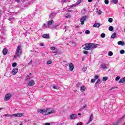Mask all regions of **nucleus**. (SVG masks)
Here are the masks:
<instances>
[{"label": "nucleus", "instance_id": "obj_55", "mask_svg": "<svg viewBox=\"0 0 125 125\" xmlns=\"http://www.w3.org/2000/svg\"><path fill=\"white\" fill-rule=\"evenodd\" d=\"M32 63H33V62L32 61H30L29 62V63H28V65H30V64H32Z\"/></svg>", "mask_w": 125, "mask_h": 125}, {"label": "nucleus", "instance_id": "obj_10", "mask_svg": "<svg viewBox=\"0 0 125 125\" xmlns=\"http://www.w3.org/2000/svg\"><path fill=\"white\" fill-rule=\"evenodd\" d=\"M34 84H35V81L34 80H31L28 83L27 85H28L29 86H33Z\"/></svg>", "mask_w": 125, "mask_h": 125}, {"label": "nucleus", "instance_id": "obj_58", "mask_svg": "<svg viewBox=\"0 0 125 125\" xmlns=\"http://www.w3.org/2000/svg\"><path fill=\"white\" fill-rule=\"evenodd\" d=\"M93 0H88V2H91Z\"/></svg>", "mask_w": 125, "mask_h": 125}, {"label": "nucleus", "instance_id": "obj_42", "mask_svg": "<svg viewBox=\"0 0 125 125\" xmlns=\"http://www.w3.org/2000/svg\"><path fill=\"white\" fill-rule=\"evenodd\" d=\"M70 17H71V16L69 14H66L65 18H70Z\"/></svg>", "mask_w": 125, "mask_h": 125}, {"label": "nucleus", "instance_id": "obj_17", "mask_svg": "<svg viewBox=\"0 0 125 125\" xmlns=\"http://www.w3.org/2000/svg\"><path fill=\"white\" fill-rule=\"evenodd\" d=\"M101 68L102 69H108V67L106 65V64H102L100 65Z\"/></svg>", "mask_w": 125, "mask_h": 125}, {"label": "nucleus", "instance_id": "obj_50", "mask_svg": "<svg viewBox=\"0 0 125 125\" xmlns=\"http://www.w3.org/2000/svg\"><path fill=\"white\" fill-rule=\"evenodd\" d=\"M50 49L51 50H55V48L54 47H51Z\"/></svg>", "mask_w": 125, "mask_h": 125}, {"label": "nucleus", "instance_id": "obj_22", "mask_svg": "<svg viewBox=\"0 0 125 125\" xmlns=\"http://www.w3.org/2000/svg\"><path fill=\"white\" fill-rule=\"evenodd\" d=\"M119 83H125V77L120 79V80L119 81Z\"/></svg>", "mask_w": 125, "mask_h": 125}, {"label": "nucleus", "instance_id": "obj_36", "mask_svg": "<svg viewBox=\"0 0 125 125\" xmlns=\"http://www.w3.org/2000/svg\"><path fill=\"white\" fill-rule=\"evenodd\" d=\"M17 66V63L16 62H14L12 63V67H16Z\"/></svg>", "mask_w": 125, "mask_h": 125}, {"label": "nucleus", "instance_id": "obj_23", "mask_svg": "<svg viewBox=\"0 0 125 125\" xmlns=\"http://www.w3.org/2000/svg\"><path fill=\"white\" fill-rule=\"evenodd\" d=\"M46 28H49L47 24L44 23L42 26V29H45Z\"/></svg>", "mask_w": 125, "mask_h": 125}, {"label": "nucleus", "instance_id": "obj_20", "mask_svg": "<svg viewBox=\"0 0 125 125\" xmlns=\"http://www.w3.org/2000/svg\"><path fill=\"white\" fill-rule=\"evenodd\" d=\"M55 15H56V13H51L50 14L49 18H50L51 19H52V18H53V17H54Z\"/></svg>", "mask_w": 125, "mask_h": 125}, {"label": "nucleus", "instance_id": "obj_14", "mask_svg": "<svg viewBox=\"0 0 125 125\" xmlns=\"http://www.w3.org/2000/svg\"><path fill=\"white\" fill-rule=\"evenodd\" d=\"M85 89H86V88H85V86L84 85H82L81 86L80 90L82 91V92H83V91H85Z\"/></svg>", "mask_w": 125, "mask_h": 125}, {"label": "nucleus", "instance_id": "obj_31", "mask_svg": "<svg viewBox=\"0 0 125 125\" xmlns=\"http://www.w3.org/2000/svg\"><path fill=\"white\" fill-rule=\"evenodd\" d=\"M107 80H108L107 77H104L103 78V81H104V82H106V81H107Z\"/></svg>", "mask_w": 125, "mask_h": 125}, {"label": "nucleus", "instance_id": "obj_8", "mask_svg": "<svg viewBox=\"0 0 125 125\" xmlns=\"http://www.w3.org/2000/svg\"><path fill=\"white\" fill-rule=\"evenodd\" d=\"M70 71H73L74 70V64L71 62L68 63Z\"/></svg>", "mask_w": 125, "mask_h": 125}, {"label": "nucleus", "instance_id": "obj_37", "mask_svg": "<svg viewBox=\"0 0 125 125\" xmlns=\"http://www.w3.org/2000/svg\"><path fill=\"white\" fill-rule=\"evenodd\" d=\"M85 34L88 35V34H90V31L88 30H86L85 32Z\"/></svg>", "mask_w": 125, "mask_h": 125}, {"label": "nucleus", "instance_id": "obj_13", "mask_svg": "<svg viewBox=\"0 0 125 125\" xmlns=\"http://www.w3.org/2000/svg\"><path fill=\"white\" fill-rule=\"evenodd\" d=\"M42 38L44 39H47L48 40L49 39V34H45L42 35Z\"/></svg>", "mask_w": 125, "mask_h": 125}, {"label": "nucleus", "instance_id": "obj_25", "mask_svg": "<svg viewBox=\"0 0 125 125\" xmlns=\"http://www.w3.org/2000/svg\"><path fill=\"white\" fill-rule=\"evenodd\" d=\"M116 36L117 34L116 33V32H114L113 34H112L111 36V39H115V38H116Z\"/></svg>", "mask_w": 125, "mask_h": 125}, {"label": "nucleus", "instance_id": "obj_51", "mask_svg": "<svg viewBox=\"0 0 125 125\" xmlns=\"http://www.w3.org/2000/svg\"><path fill=\"white\" fill-rule=\"evenodd\" d=\"M98 13H99V15H101V13H102V12L101 11V10H99Z\"/></svg>", "mask_w": 125, "mask_h": 125}, {"label": "nucleus", "instance_id": "obj_35", "mask_svg": "<svg viewBox=\"0 0 125 125\" xmlns=\"http://www.w3.org/2000/svg\"><path fill=\"white\" fill-rule=\"evenodd\" d=\"M86 70H87V67H83V71L84 72H86Z\"/></svg>", "mask_w": 125, "mask_h": 125}, {"label": "nucleus", "instance_id": "obj_4", "mask_svg": "<svg viewBox=\"0 0 125 125\" xmlns=\"http://www.w3.org/2000/svg\"><path fill=\"white\" fill-rule=\"evenodd\" d=\"M10 98H11V94L8 93L7 94H6L5 96L4 100H5V101H7L9 100V99H10Z\"/></svg>", "mask_w": 125, "mask_h": 125}, {"label": "nucleus", "instance_id": "obj_3", "mask_svg": "<svg viewBox=\"0 0 125 125\" xmlns=\"http://www.w3.org/2000/svg\"><path fill=\"white\" fill-rule=\"evenodd\" d=\"M83 0H78L76 3L71 5L70 6V7H76V6H77V5H79V4H80V3H81V2H82Z\"/></svg>", "mask_w": 125, "mask_h": 125}, {"label": "nucleus", "instance_id": "obj_57", "mask_svg": "<svg viewBox=\"0 0 125 125\" xmlns=\"http://www.w3.org/2000/svg\"><path fill=\"white\" fill-rule=\"evenodd\" d=\"M8 20H10V21L13 20V18H9Z\"/></svg>", "mask_w": 125, "mask_h": 125}, {"label": "nucleus", "instance_id": "obj_2", "mask_svg": "<svg viewBox=\"0 0 125 125\" xmlns=\"http://www.w3.org/2000/svg\"><path fill=\"white\" fill-rule=\"evenodd\" d=\"M21 47V45L17 46L15 54L14 56V58L15 59L17 58H20V56H21V54H22V48Z\"/></svg>", "mask_w": 125, "mask_h": 125}, {"label": "nucleus", "instance_id": "obj_32", "mask_svg": "<svg viewBox=\"0 0 125 125\" xmlns=\"http://www.w3.org/2000/svg\"><path fill=\"white\" fill-rule=\"evenodd\" d=\"M108 54L109 56H113V52L110 51L108 52Z\"/></svg>", "mask_w": 125, "mask_h": 125}, {"label": "nucleus", "instance_id": "obj_12", "mask_svg": "<svg viewBox=\"0 0 125 125\" xmlns=\"http://www.w3.org/2000/svg\"><path fill=\"white\" fill-rule=\"evenodd\" d=\"M22 116H23V113H21L13 114V117H22Z\"/></svg>", "mask_w": 125, "mask_h": 125}, {"label": "nucleus", "instance_id": "obj_63", "mask_svg": "<svg viewBox=\"0 0 125 125\" xmlns=\"http://www.w3.org/2000/svg\"><path fill=\"white\" fill-rule=\"evenodd\" d=\"M53 53H57V51L56 52H52Z\"/></svg>", "mask_w": 125, "mask_h": 125}, {"label": "nucleus", "instance_id": "obj_15", "mask_svg": "<svg viewBox=\"0 0 125 125\" xmlns=\"http://www.w3.org/2000/svg\"><path fill=\"white\" fill-rule=\"evenodd\" d=\"M18 72V68H14L12 70L13 75H16Z\"/></svg>", "mask_w": 125, "mask_h": 125}, {"label": "nucleus", "instance_id": "obj_30", "mask_svg": "<svg viewBox=\"0 0 125 125\" xmlns=\"http://www.w3.org/2000/svg\"><path fill=\"white\" fill-rule=\"evenodd\" d=\"M30 79H31V78L30 77V76H27L25 77V81H30Z\"/></svg>", "mask_w": 125, "mask_h": 125}, {"label": "nucleus", "instance_id": "obj_24", "mask_svg": "<svg viewBox=\"0 0 125 125\" xmlns=\"http://www.w3.org/2000/svg\"><path fill=\"white\" fill-rule=\"evenodd\" d=\"M42 115H44V116H47V115H48L47 109L46 110H45L44 109V110H43Z\"/></svg>", "mask_w": 125, "mask_h": 125}, {"label": "nucleus", "instance_id": "obj_29", "mask_svg": "<svg viewBox=\"0 0 125 125\" xmlns=\"http://www.w3.org/2000/svg\"><path fill=\"white\" fill-rule=\"evenodd\" d=\"M108 29L112 32V31H114V27H113V26H110L108 27Z\"/></svg>", "mask_w": 125, "mask_h": 125}, {"label": "nucleus", "instance_id": "obj_5", "mask_svg": "<svg viewBox=\"0 0 125 125\" xmlns=\"http://www.w3.org/2000/svg\"><path fill=\"white\" fill-rule=\"evenodd\" d=\"M46 110L48 113V115H50V114H53V113L55 112V110L52 109V108H47Z\"/></svg>", "mask_w": 125, "mask_h": 125}, {"label": "nucleus", "instance_id": "obj_45", "mask_svg": "<svg viewBox=\"0 0 125 125\" xmlns=\"http://www.w3.org/2000/svg\"><path fill=\"white\" fill-rule=\"evenodd\" d=\"M52 63V62L51 61H48L47 62V65H50V64H51Z\"/></svg>", "mask_w": 125, "mask_h": 125}, {"label": "nucleus", "instance_id": "obj_11", "mask_svg": "<svg viewBox=\"0 0 125 125\" xmlns=\"http://www.w3.org/2000/svg\"><path fill=\"white\" fill-rule=\"evenodd\" d=\"M125 114L118 120V121L116 122V125H119V124L122 123V121H123V119H124V118H125Z\"/></svg>", "mask_w": 125, "mask_h": 125}, {"label": "nucleus", "instance_id": "obj_26", "mask_svg": "<svg viewBox=\"0 0 125 125\" xmlns=\"http://www.w3.org/2000/svg\"><path fill=\"white\" fill-rule=\"evenodd\" d=\"M44 109H40L37 110L38 113H39V114H42L43 113V110Z\"/></svg>", "mask_w": 125, "mask_h": 125}, {"label": "nucleus", "instance_id": "obj_33", "mask_svg": "<svg viewBox=\"0 0 125 125\" xmlns=\"http://www.w3.org/2000/svg\"><path fill=\"white\" fill-rule=\"evenodd\" d=\"M101 38H105V37H106V35H105L104 33H102L101 35Z\"/></svg>", "mask_w": 125, "mask_h": 125}, {"label": "nucleus", "instance_id": "obj_6", "mask_svg": "<svg viewBox=\"0 0 125 125\" xmlns=\"http://www.w3.org/2000/svg\"><path fill=\"white\" fill-rule=\"evenodd\" d=\"M86 20V17L83 16L82 17V18L80 20V22H81V25H83L84 24V21Z\"/></svg>", "mask_w": 125, "mask_h": 125}, {"label": "nucleus", "instance_id": "obj_38", "mask_svg": "<svg viewBox=\"0 0 125 125\" xmlns=\"http://www.w3.org/2000/svg\"><path fill=\"white\" fill-rule=\"evenodd\" d=\"M120 76H117L115 78V81H116V82H118V81L120 80Z\"/></svg>", "mask_w": 125, "mask_h": 125}, {"label": "nucleus", "instance_id": "obj_1", "mask_svg": "<svg viewBox=\"0 0 125 125\" xmlns=\"http://www.w3.org/2000/svg\"><path fill=\"white\" fill-rule=\"evenodd\" d=\"M85 47H83V49L85 50H91V49H94L98 46V44L92 43H85Z\"/></svg>", "mask_w": 125, "mask_h": 125}, {"label": "nucleus", "instance_id": "obj_43", "mask_svg": "<svg viewBox=\"0 0 125 125\" xmlns=\"http://www.w3.org/2000/svg\"><path fill=\"white\" fill-rule=\"evenodd\" d=\"M86 105L83 106L81 108H80V111H83V109H84V108H86Z\"/></svg>", "mask_w": 125, "mask_h": 125}, {"label": "nucleus", "instance_id": "obj_54", "mask_svg": "<svg viewBox=\"0 0 125 125\" xmlns=\"http://www.w3.org/2000/svg\"><path fill=\"white\" fill-rule=\"evenodd\" d=\"M64 2H67V1H68L69 2H70V0H64Z\"/></svg>", "mask_w": 125, "mask_h": 125}, {"label": "nucleus", "instance_id": "obj_49", "mask_svg": "<svg viewBox=\"0 0 125 125\" xmlns=\"http://www.w3.org/2000/svg\"><path fill=\"white\" fill-rule=\"evenodd\" d=\"M40 46H44V44L43 43H40Z\"/></svg>", "mask_w": 125, "mask_h": 125}, {"label": "nucleus", "instance_id": "obj_28", "mask_svg": "<svg viewBox=\"0 0 125 125\" xmlns=\"http://www.w3.org/2000/svg\"><path fill=\"white\" fill-rule=\"evenodd\" d=\"M118 0H112V3H114V4H117L118 3Z\"/></svg>", "mask_w": 125, "mask_h": 125}, {"label": "nucleus", "instance_id": "obj_21", "mask_svg": "<svg viewBox=\"0 0 125 125\" xmlns=\"http://www.w3.org/2000/svg\"><path fill=\"white\" fill-rule=\"evenodd\" d=\"M117 44L118 45H125V42L122 41H119Z\"/></svg>", "mask_w": 125, "mask_h": 125}, {"label": "nucleus", "instance_id": "obj_16", "mask_svg": "<svg viewBox=\"0 0 125 125\" xmlns=\"http://www.w3.org/2000/svg\"><path fill=\"white\" fill-rule=\"evenodd\" d=\"M101 24L99 23H95L93 25V28H98L99 27H100Z\"/></svg>", "mask_w": 125, "mask_h": 125}, {"label": "nucleus", "instance_id": "obj_18", "mask_svg": "<svg viewBox=\"0 0 125 125\" xmlns=\"http://www.w3.org/2000/svg\"><path fill=\"white\" fill-rule=\"evenodd\" d=\"M3 55H6L7 54L8 50L6 48H4L2 51Z\"/></svg>", "mask_w": 125, "mask_h": 125}, {"label": "nucleus", "instance_id": "obj_19", "mask_svg": "<svg viewBox=\"0 0 125 125\" xmlns=\"http://www.w3.org/2000/svg\"><path fill=\"white\" fill-rule=\"evenodd\" d=\"M101 83V80L100 79H98V80L95 83V86L97 87V84H100Z\"/></svg>", "mask_w": 125, "mask_h": 125}, {"label": "nucleus", "instance_id": "obj_41", "mask_svg": "<svg viewBox=\"0 0 125 125\" xmlns=\"http://www.w3.org/2000/svg\"><path fill=\"white\" fill-rule=\"evenodd\" d=\"M125 51H124V50H121L120 51V53L121 54H125Z\"/></svg>", "mask_w": 125, "mask_h": 125}, {"label": "nucleus", "instance_id": "obj_62", "mask_svg": "<svg viewBox=\"0 0 125 125\" xmlns=\"http://www.w3.org/2000/svg\"><path fill=\"white\" fill-rule=\"evenodd\" d=\"M72 12L71 10H68V12Z\"/></svg>", "mask_w": 125, "mask_h": 125}, {"label": "nucleus", "instance_id": "obj_40", "mask_svg": "<svg viewBox=\"0 0 125 125\" xmlns=\"http://www.w3.org/2000/svg\"><path fill=\"white\" fill-rule=\"evenodd\" d=\"M82 85V83H78L76 85V86L77 87H79V86H81Z\"/></svg>", "mask_w": 125, "mask_h": 125}, {"label": "nucleus", "instance_id": "obj_7", "mask_svg": "<svg viewBox=\"0 0 125 125\" xmlns=\"http://www.w3.org/2000/svg\"><path fill=\"white\" fill-rule=\"evenodd\" d=\"M77 118H78V115L77 114H72L70 116V120H74L77 119Z\"/></svg>", "mask_w": 125, "mask_h": 125}, {"label": "nucleus", "instance_id": "obj_53", "mask_svg": "<svg viewBox=\"0 0 125 125\" xmlns=\"http://www.w3.org/2000/svg\"><path fill=\"white\" fill-rule=\"evenodd\" d=\"M77 125H83V123L80 122L77 124Z\"/></svg>", "mask_w": 125, "mask_h": 125}, {"label": "nucleus", "instance_id": "obj_34", "mask_svg": "<svg viewBox=\"0 0 125 125\" xmlns=\"http://www.w3.org/2000/svg\"><path fill=\"white\" fill-rule=\"evenodd\" d=\"M3 116L4 117H13V114L12 115L5 114Z\"/></svg>", "mask_w": 125, "mask_h": 125}, {"label": "nucleus", "instance_id": "obj_60", "mask_svg": "<svg viewBox=\"0 0 125 125\" xmlns=\"http://www.w3.org/2000/svg\"><path fill=\"white\" fill-rule=\"evenodd\" d=\"M66 8H67V9H70V8H72V7H70L69 6V7H67Z\"/></svg>", "mask_w": 125, "mask_h": 125}, {"label": "nucleus", "instance_id": "obj_56", "mask_svg": "<svg viewBox=\"0 0 125 125\" xmlns=\"http://www.w3.org/2000/svg\"><path fill=\"white\" fill-rule=\"evenodd\" d=\"M45 125H50V123H45Z\"/></svg>", "mask_w": 125, "mask_h": 125}, {"label": "nucleus", "instance_id": "obj_47", "mask_svg": "<svg viewBox=\"0 0 125 125\" xmlns=\"http://www.w3.org/2000/svg\"><path fill=\"white\" fill-rule=\"evenodd\" d=\"M94 78L95 80H98L99 76L98 75H95Z\"/></svg>", "mask_w": 125, "mask_h": 125}, {"label": "nucleus", "instance_id": "obj_46", "mask_svg": "<svg viewBox=\"0 0 125 125\" xmlns=\"http://www.w3.org/2000/svg\"><path fill=\"white\" fill-rule=\"evenodd\" d=\"M91 83H95V79H92L91 80Z\"/></svg>", "mask_w": 125, "mask_h": 125}, {"label": "nucleus", "instance_id": "obj_44", "mask_svg": "<svg viewBox=\"0 0 125 125\" xmlns=\"http://www.w3.org/2000/svg\"><path fill=\"white\" fill-rule=\"evenodd\" d=\"M104 3L105 4H109V0H104Z\"/></svg>", "mask_w": 125, "mask_h": 125}, {"label": "nucleus", "instance_id": "obj_39", "mask_svg": "<svg viewBox=\"0 0 125 125\" xmlns=\"http://www.w3.org/2000/svg\"><path fill=\"white\" fill-rule=\"evenodd\" d=\"M108 22H109V23H112V22H113V19L109 18L108 19Z\"/></svg>", "mask_w": 125, "mask_h": 125}, {"label": "nucleus", "instance_id": "obj_9", "mask_svg": "<svg viewBox=\"0 0 125 125\" xmlns=\"http://www.w3.org/2000/svg\"><path fill=\"white\" fill-rule=\"evenodd\" d=\"M54 23V21H53V20H50L48 22H47V25H48V26L49 27V28L50 27H51V25H52V24H53Z\"/></svg>", "mask_w": 125, "mask_h": 125}, {"label": "nucleus", "instance_id": "obj_27", "mask_svg": "<svg viewBox=\"0 0 125 125\" xmlns=\"http://www.w3.org/2000/svg\"><path fill=\"white\" fill-rule=\"evenodd\" d=\"M93 120V115L91 114L90 116L89 120H88V122L89 123L90 122H91Z\"/></svg>", "mask_w": 125, "mask_h": 125}, {"label": "nucleus", "instance_id": "obj_48", "mask_svg": "<svg viewBox=\"0 0 125 125\" xmlns=\"http://www.w3.org/2000/svg\"><path fill=\"white\" fill-rule=\"evenodd\" d=\"M83 53H84V54H86V55H87V54H88V52L87 51H84L83 52Z\"/></svg>", "mask_w": 125, "mask_h": 125}, {"label": "nucleus", "instance_id": "obj_52", "mask_svg": "<svg viewBox=\"0 0 125 125\" xmlns=\"http://www.w3.org/2000/svg\"><path fill=\"white\" fill-rule=\"evenodd\" d=\"M115 87H112L111 88L109 89V91H111V90H113V89H115Z\"/></svg>", "mask_w": 125, "mask_h": 125}, {"label": "nucleus", "instance_id": "obj_61", "mask_svg": "<svg viewBox=\"0 0 125 125\" xmlns=\"http://www.w3.org/2000/svg\"><path fill=\"white\" fill-rule=\"evenodd\" d=\"M17 2H19L20 1V0H15Z\"/></svg>", "mask_w": 125, "mask_h": 125}, {"label": "nucleus", "instance_id": "obj_64", "mask_svg": "<svg viewBox=\"0 0 125 125\" xmlns=\"http://www.w3.org/2000/svg\"><path fill=\"white\" fill-rule=\"evenodd\" d=\"M65 10H66V9H65V8H63V11H65Z\"/></svg>", "mask_w": 125, "mask_h": 125}, {"label": "nucleus", "instance_id": "obj_59", "mask_svg": "<svg viewBox=\"0 0 125 125\" xmlns=\"http://www.w3.org/2000/svg\"><path fill=\"white\" fill-rule=\"evenodd\" d=\"M53 87L54 89H56V88H57L56 86H53Z\"/></svg>", "mask_w": 125, "mask_h": 125}]
</instances>
